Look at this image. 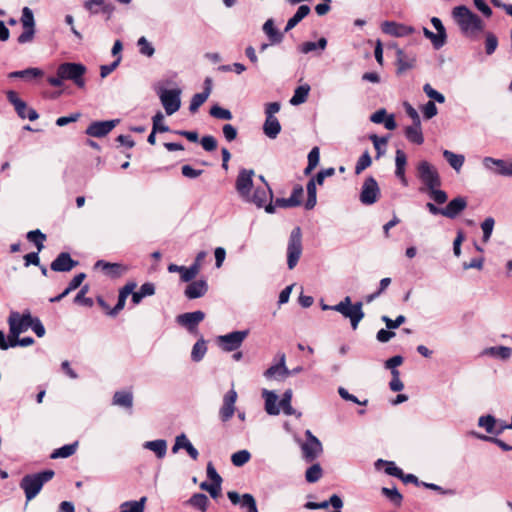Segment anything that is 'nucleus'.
I'll use <instances>...</instances> for the list:
<instances>
[{
    "instance_id": "2f4dec72",
    "label": "nucleus",
    "mask_w": 512,
    "mask_h": 512,
    "mask_svg": "<svg viewBox=\"0 0 512 512\" xmlns=\"http://www.w3.org/2000/svg\"><path fill=\"white\" fill-rule=\"evenodd\" d=\"M407 163V157L403 150L397 149L395 153V175L400 179L402 184L406 186L408 184L405 176V167Z\"/></svg>"
},
{
    "instance_id": "3c124183",
    "label": "nucleus",
    "mask_w": 512,
    "mask_h": 512,
    "mask_svg": "<svg viewBox=\"0 0 512 512\" xmlns=\"http://www.w3.org/2000/svg\"><path fill=\"white\" fill-rule=\"evenodd\" d=\"M327 46V39L321 37L317 42L307 41L300 45L299 50L303 54H308L316 49L324 50Z\"/></svg>"
},
{
    "instance_id": "412c9836",
    "label": "nucleus",
    "mask_w": 512,
    "mask_h": 512,
    "mask_svg": "<svg viewBox=\"0 0 512 512\" xmlns=\"http://www.w3.org/2000/svg\"><path fill=\"white\" fill-rule=\"evenodd\" d=\"M381 29L385 34L394 37H405L415 32L414 27L394 21L383 22Z\"/></svg>"
},
{
    "instance_id": "393cba45",
    "label": "nucleus",
    "mask_w": 512,
    "mask_h": 512,
    "mask_svg": "<svg viewBox=\"0 0 512 512\" xmlns=\"http://www.w3.org/2000/svg\"><path fill=\"white\" fill-rule=\"evenodd\" d=\"M78 265L69 253L61 252L51 263L50 267L55 272H69Z\"/></svg>"
},
{
    "instance_id": "72a5a7b5",
    "label": "nucleus",
    "mask_w": 512,
    "mask_h": 512,
    "mask_svg": "<svg viewBox=\"0 0 512 512\" xmlns=\"http://www.w3.org/2000/svg\"><path fill=\"white\" fill-rule=\"evenodd\" d=\"M153 127H152V131L151 133L149 134L148 138H147V141L149 144L151 145H154L156 143V133L157 132H168L169 131V127L167 125H159V123L161 121H164V115L162 114V112L158 111L154 116H153Z\"/></svg>"
},
{
    "instance_id": "09e8293b",
    "label": "nucleus",
    "mask_w": 512,
    "mask_h": 512,
    "mask_svg": "<svg viewBox=\"0 0 512 512\" xmlns=\"http://www.w3.org/2000/svg\"><path fill=\"white\" fill-rule=\"evenodd\" d=\"M192 507L199 509L202 512H205L208 507L209 499L203 493H195L191 496V498L187 502Z\"/></svg>"
},
{
    "instance_id": "39448f33",
    "label": "nucleus",
    "mask_w": 512,
    "mask_h": 512,
    "mask_svg": "<svg viewBox=\"0 0 512 512\" xmlns=\"http://www.w3.org/2000/svg\"><path fill=\"white\" fill-rule=\"evenodd\" d=\"M53 470H44L34 474L25 475L20 481V488L24 491L26 501L34 499L41 491L45 483L54 477Z\"/></svg>"
},
{
    "instance_id": "4c0bfd02",
    "label": "nucleus",
    "mask_w": 512,
    "mask_h": 512,
    "mask_svg": "<svg viewBox=\"0 0 512 512\" xmlns=\"http://www.w3.org/2000/svg\"><path fill=\"white\" fill-rule=\"evenodd\" d=\"M265 410L269 415H278L280 413L279 405H277L278 396L273 391L264 390Z\"/></svg>"
},
{
    "instance_id": "de8ad7c7",
    "label": "nucleus",
    "mask_w": 512,
    "mask_h": 512,
    "mask_svg": "<svg viewBox=\"0 0 512 512\" xmlns=\"http://www.w3.org/2000/svg\"><path fill=\"white\" fill-rule=\"evenodd\" d=\"M209 97V89H205L201 93H197L193 95L190 105H189V111L194 114L198 111V109L207 101Z\"/></svg>"
},
{
    "instance_id": "ddd939ff",
    "label": "nucleus",
    "mask_w": 512,
    "mask_h": 512,
    "mask_svg": "<svg viewBox=\"0 0 512 512\" xmlns=\"http://www.w3.org/2000/svg\"><path fill=\"white\" fill-rule=\"evenodd\" d=\"M303 195V188L300 185L294 187L292 194L287 198H277L274 203H268L265 206V211L269 214L275 212L276 207L280 208H288V207H296L301 204V197Z\"/></svg>"
},
{
    "instance_id": "2eb2a0df",
    "label": "nucleus",
    "mask_w": 512,
    "mask_h": 512,
    "mask_svg": "<svg viewBox=\"0 0 512 512\" xmlns=\"http://www.w3.org/2000/svg\"><path fill=\"white\" fill-rule=\"evenodd\" d=\"M380 188L376 179L369 176L363 182L360 192V201L364 205L376 203L380 197Z\"/></svg>"
},
{
    "instance_id": "5fc2aeb1",
    "label": "nucleus",
    "mask_w": 512,
    "mask_h": 512,
    "mask_svg": "<svg viewBox=\"0 0 512 512\" xmlns=\"http://www.w3.org/2000/svg\"><path fill=\"white\" fill-rule=\"evenodd\" d=\"M206 351H207L206 342L203 338H201L194 344V346L192 348V351H191L192 360L195 362H199L205 356Z\"/></svg>"
},
{
    "instance_id": "0eeeda50",
    "label": "nucleus",
    "mask_w": 512,
    "mask_h": 512,
    "mask_svg": "<svg viewBox=\"0 0 512 512\" xmlns=\"http://www.w3.org/2000/svg\"><path fill=\"white\" fill-rule=\"evenodd\" d=\"M302 252V231L301 228L297 226L291 231L287 244V266L290 270L296 267Z\"/></svg>"
},
{
    "instance_id": "f704fd0d",
    "label": "nucleus",
    "mask_w": 512,
    "mask_h": 512,
    "mask_svg": "<svg viewBox=\"0 0 512 512\" xmlns=\"http://www.w3.org/2000/svg\"><path fill=\"white\" fill-rule=\"evenodd\" d=\"M281 132V124L276 117H266L263 133L270 139H276Z\"/></svg>"
},
{
    "instance_id": "9b49d317",
    "label": "nucleus",
    "mask_w": 512,
    "mask_h": 512,
    "mask_svg": "<svg viewBox=\"0 0 512 512\" xmlns=\"http://www.w3.org/2000/svg\"><path fill=\"white\" fill-rule=\"evenodd\" d=\"M306 441L301 444L303 458L306 462H313L323 451L320 440L310 430L305 432Z\"/></svg>"
},
{
    "instance_id": "a878e982",
    "label": "nucleus",
    "mask_w": 512,
    "mask_h": 512,
    "mask_svg": "<svg viewBox=\"0 0 512 512\" xmlns=\"http://www.w3.org/2000/svg\"><path fill=\"white\" fill-rule=\"evenodd\" d=\"M95 268L102 269L106 275H108L111 278H118L124 273L127 272L128 268L127 266L120 264V263H110L106 262L104 260H98L95 263Z\"/></svg>"
},
{
    "instance_id": "cd10ccee",
    "label": "nucleus",
    "mask_w": 512,
    "mask_h": 512,
    "mask_svg": "<svg viewBox=\"0 0 512 512\" xmlns=\"http://www.w3.org/2000/svg\"><path fill=\"white\" fill-rule=\"evenodd\" d=\"M136 286V282L131 281L119 290L118 301L114 308L109 312V315L115 316L124 308L127 297L133 292Z\"/></svg>"
},
{
    "instance_id": "4d7b16f0",
    "label": "nucleus",
    "mask_w": 512,
    "mask_h": 512,
    "mask_svg": "<svg viewBox=\"0 0 512 512\" xmlns=\"http://www.w3.org/2000/svg\"><path fill=\"white\" fill-rule=\"evenodd\" d=\"M210 115L216 119L231 120L233 115L230 110L223 108L219 105H213L209 111Z\"/></svg>"
},
{
    "instance_id": "aec40b11",
    "label": "nucleus",
    "mask_w": 512,
    "mask_h": 512,
    "mask_svg": "<svg viewBox=\"0 0 512 512\" xmlns=\"http://www.w3.org/2000/svg\"><path fill=\"white\" fill-rule=\"evenodd\" d=\"M205 318L204 312L197 310L194 312H187L177 316V323L186 328L189 332L193 333L197 330V326Z\"/></svg>"
},
{
    "instance_id": "c03bdc74",
    "label": "nucleus",
    "mask_w": 512,
    "mask_h": 512,
    "mask_svg": "<svg viewBox=\"0 0 512 512\" xmlns=\"http://www.w3.org/2000/svg\"><path fill=\"white\" fill-rule=\"evenodd\" d=\"M316 184H317V181L314 178H312L308 181V183L306 185L307 200L305 202V208L307 210L313 209L316 205V202H317Z\"/></svg>"
},
{
    "instance_id": "774afa93",
    "label": "nucleus",
    "mask_w": 512,
    "mask_h": 512,
    "mask_svg": "<svg viewBox=\"0 0 512 512\" xmlns=\"http://www.w3.org/2000/svg\"><path fill=\"white\" fill-rule=\"evenodd\" d=\"M429 40L431 41L434 49L438 50L445 45L446 40H447V33L446 32H436V33L432 32Z\"/></svg>"
},
{
    "instance_id": "f8f14e48",
    "label": "nucleus",
    "mask_w": 512,
    "mask_h": 512,
    "mask_svg": "<svg viewBox=\"0 0 512 512\" xmlns=\"http://www.w3.org/2000/svg\"><path fill=\"white\" fill-rule=\"evenodd\" d=\"M158 95L167 115H172L180 109V89H161Z\"/></svg>"
},
{
    "instance_id": "864d4df0",
    "label": "nucleus",
    "mask_w": 512,
    "mask_h": 512,
    "mask_svg": "<svg viewBox=\"0 0 512 512\" xmlns=\"http://www.w3.org/2000/svg\"><path fill=\"white\" fill-rule=\"evenodd\" d=\"M369 139L373 142L374 148L377 152L376 158L379 159L386 152V146L388 142L387 137H378L376 134H371Z\"/></svg>"
},
{
    "instance_id": "e433bc0d",
    "label": "nucleus",
    "mask_w": 512,
    "mask_h": 512,
    "mask_svg": "<svg viewBox=\"0 0 512 512\" xmlns=\"http://www.w3.org/2000/svg\"><path fill=\"white\" fill-rule=\"evenodd\" d=\"M293 392L291 389H287L283 395L281 400L279 401V408H281L286 415H294L297 418H300L302 416L301 412H297L293 407L291 406V400H292Z\"/></svg>"
},
{
    "instance_id": "423d86ee",
    "label": "nucleus",
    "mask_w": 512,
    "mask_h": 512,
    "mask_svg": "<svg viewBox=\"0 0 512 512\" xmlns=\"http://www.w3.org/2000/svg\"><path fill=\"white\" fill-rule=\"evenodd\" d=\"M467 207V199L462 196L453 198L445 207L439 208L435 204L428 202L426 208L432 215H442L449 219H455Z\"/></svg>"
},
{
    "instance_id": "bb28decb",
    "label": "nucleus",
    "mask_w": 512,
    "mask_h": 512,
    "mask_svg": "<svg viewBox=\"0 0 512 512\" xmlns=\"http://www.w3.org/2000/svg\"><path fill=\"white\" fill-rule=\"evenodd\" d=\"M278 357H279V362L275 365L270 366L264 372V376L266 378H272L274 376L286 378V377L290 376V371L286 367V364H285V361H286L285 353H278Z\"/></svg>"
},
{
    "instance_id": "7ed1b4c3",
    "label": "nucleus",
    "mask_w": 512,
    "mask_h": 512,
    "mask_svg": "<svg viewBox=\"0 0 512 512\" xmlns=\"http://www.w3.org/2000/svg\"><path fill=\"white\" fill-rule=\"evenodd\" d=\"M452 16L466 37L475 38L484 29L482 19L464 5L453 8Z\"/></svg>"
},
{
    "instance_id": "6ab92c4d",
    "label": "nucleus",
    "mask_w": 512,
    "mask_h": 512,
    "mask_svg": "<svg viewBox=\"0 0 512 512\" xmlns=\"http://www.w3.org/2000/svg\"><path fill=\"white\" fill-rule=\"evenodd\" d=\"M119 123V119L92 122L85 133L91 137L101 138L108 135Z\"/></svg>"
},
{
    "instance_id": "13d9d810",
    "label": "nucleus",
    "mask_w": 512,
    "mask_h": 512,
    "mask_svg": "<svg viewBox=\"0 0 512 512\" xmlns=\"http://www.w3.org/2000/svg\"><path fill=\"white\" fill-rule=\"evenodd\" d=\"M322 476V468L320 464L316 463L311 465L305 473L306 481L309 483L317 482Z\"/></svg>"
},
{
    "instance_id": "a211bd4d",
    "label": "nucleus",
    "mask_w": 512,
    "mask_h": 512,
    "mask_svg": "<svg viewBox=\"0 0 512 512\" xmlns=\"http://www.w3.org/2000/svg\"><path fill=\"white\" fill-rule=\"evenodd\" d=\"M483 166L489 170L490 172L505 176V177H512V162L508 163L505 160L502 159H495L492 157H485L483 159Z\"/></svg>"
},
{
    "instance_id": "c756f323",
    "label": "nucleus",
    "mask_w": 512,
    "mask_h": 512,
    "mask_svg": "<svg viewBox=\"0 0 512 512\" xmlns=\"http://www.w3.org/2000/svg\"><path fill=\"white\" fill-rule=\"evenodd\" d=\"M181 448L185 449L193 460L198 459L199 453L197 449L191 444L186 435L183 433L176 437L172 451L173 453H176Z\"/></svg>"
},
{
    "instance_id": "c85d7f7f",
    "label": "nucleus",
    "mask_w": 512,
    "mask_h": 512,
    "mask_svg": "<svg viewBox=\"0 0 512 512\" xmlns=\"http://www.w3.org/2000/svg\"><path fill=\"white\" fill-rule=\"evenodd\" d=\"M208 284L205 280H197L189 283L184 291V295L188 299H197L206 294Z\"/></svg>"
},
{
    "instance_id": "052dcab7",
    "label": "nucleus",
    "mask_w": 512,
    "mask_h": 512,
    "mask_svg": "<svg viewBox=\"0 0 512 512\" xmlns=\"http://www.w3.org/2000/svg\"><path fill=\"white\" fill-rule=\"evenodd\" d=\"M137 46L139 48V52L144 56L152 57L155 53L154 47L144 36L138 39Z\"/></svg>"
},
{
    "instance_id": "37998d69",
    "label": "nucleus",
    "mask_w": 512,
    "mask_h": 512,
    "mask_svg": "<svg viewBox=\"0 0 512 512\" xmlns=\"http://www.w3.org/2000/svg\"><path fill=\"white\" fill-rule=\"evenodd\" d=\"M44 75L43 70L36 67L27 68L20 71H14L9 74L10 78H23V79H32L39 78Z\"/></svg>"
},
{
    "instance_id": "bf43d9fd",
    "label": "nucleus",
    "mask_w": 512,
    "mask_h": 512,
    "mask_svg": "<svg viewBox=\"0 0 512 512\" xmlns=\"http://www.w3.org/2000/svg\"><path fill=\"white\" fill-rule=\"evenodd\" d=\"M251 454L247 450H240L232 454L231 462L234 466L241 467L250 460Z\"/></svg>"
},
{
    "instance_id": "8fccbe9b",
    "label": "nucleus",
    "mask_w": 512,
    "mask_h": 512,
    "mask_svg": "<svg viewBox=\"0 0 512 512\" xmlns=\"http://www.w3.org/2000/svg\"><path fill=\"white\" fill-rule=\"evenodd\" d=\"M77 446H78V442H74L72 444L64 445V446H62V447H60L58 449H55L52 452L50 457L52 459L68 458V457H70L71 455H73L76 452Z\"/></svg>"
},
{
    "instance_id": "1a4fd4ad",
    "label": "nucleus",
    "mask_w": 512,
    "mask_h": 512,
    "mask_svg": "<svg viewBox=\"0 0 512 512\" xmlns=\"http://www.w3.org/2000/svg\"><path fill=\"white\" fill-rule=\"evenodd\" d=\"M243 201L265 209L268 203H274L272 189L267 182H264V184L257 185Z\"/></svg>"
},
{
    "instance_id": "20e7f679",
    "label": "nucleus",
    "mask_w": 512,
    "mask_h": 512,
    "mask_svg": "<svg viewBox=\"0 0 512 512\" xmlns=\"http://www.w3.org/2000/svg\"><path fill=\"white\" fill-rule=\"evenodd\" d=\"M362 306L361 301L352 304L349 296H346L336 305L321 304L322 310H333L341 313L345 318H348L353 330L357 329L360 321L365 316Z\"/></svg>"
},
{
    "instance_id": "473e14b6",
    "label": "nucleus",
    "mask_w": 512,
    "mask_h": 512,
    "mask_svg": "<svg viewBox=\"0 0 512 512\" xmlns=\"http://www.w3.org/2000/svg\"><path fill=\"white\" fill-rule=\"evenodd\" d=\"M406 139L414 144L421 145L424 142L421 123H413L404 130Z\"/></svg>"
},
{
    "instance_id": "4468645a",
    "label": "nucleus",
    "mask_w": 512,
    "mask_h": 512,
    "mask_svg": "<svg viewBox=\"0 0 512 512\" xmlns=\"http://www.w3.org/2000/svg\"><path fill=\"white\" fill-rule=\"evenodd\" d=\"M21 23L23 32L19 35L17 41L20 44H26L34 39L35 21L34 15L30 8L24 7L22 10Z\"/></svg>"
},
{
    "instance_id": "dca6fc26",
    "label": "nucleus",
    "mask_w": 512,
    "mask_h": 512,
    "mask_svg": "<svg viewBox=\"0 0 512 512\" xmlns=\"http://www.w3.org/2000/svg\"><path fill=\"white\" fill-rule=\"evenodd\" d=\"M255 175L252 169H241L237 175L235 189L242 200L251 192L253 185V177Z\"/></svg>"
},
{
    "instance_id": "a18cd8bd",
    "label": "nucleus",
    "mask_w": 512,
    "mask_h": 512,
    "mask_svg": "<svg viewBox=\"0 0 512 512\" xmlns=\"http://www.w3.org/2000/svg\"><path fill=\"white\" fill-rule=\"evenodd\" d=\"M309 91L310 86L308 84L298 86L294 91V95L290 99V104L296 106L304 103L307 100Z\"/></svg>"
},
{
    "instance_id": "338daca9",
    "label": "nucleus",
    "mask_w": 512,
    "mask_h": 512,
    "mask_svg": "<svg viewBox=\"0 0 512 512\" xmlns=\"http://www.w3.org/2000/svg\"><path fill=\"white\" fill-rule=\"evenodd\" d=\"M200 488L202 490L207 491L210 494V496L214 499L219 497L220 493H221V484H219V483H214V482L208 483V482L204 481L200 484Z\"/></svg>"
},
{
    "instance_id": "f03ea898",
    "label": "nucleus",
    "mask_w": 512,
    "mask_h": 512,
    "mask_svg": "<svg viewBox=\"0 0 512 512\" xmlns=\"http://www.w3.org/2000/svg\"><path fill=\"white\" fill-rule=\"evenodd\" d=\"M86 71V66L81 63L65 62L58 66L57 75L48 77L47 81L52 87H61L65 80H70L78 88L83 89L86 85L84 79Z\"/></svg>"
},
{
    "instance_id": "58836bf2",
    "label": "nucleus",
    "mask_w": 512,
    "mask_h": 512,
    "mask_svg": "<svg viewBox=\"0 0 512 512\" xmlns=\"http://www.w3.org/2000/svg\"><path fill=\"white\" fill-rule=\"evenodd\" d=\"M263 31L268 36L271 44H278L283 39V34L274 26L272 19H268L264 23Z\"/></svg>"
},
{
    "instance_id": "9d476101",
    "label": "nucleus",
    "mask_w": 512,
    "mask_h": 512,
    "mask_svg": "<svg viewBox=\"0 0 512 512\" xmlns=\"http://www.w3.org/2000/svg\"><path fill=\"white\" fill-rule=\"evenodd\" d=\"M249 334L248 330L233 331L217 337L218 346L225 352L236 351Z\"/></svg>"
},
{
    "instance_id": "4be33fe9",
    "label": "nucleus",
    "mask_w": 512,
    "mask_h": 512,
    "mask_svg": "<svg viewBox=\"0 0 512 512\" xmlns=\"http://www.w3.org/2000/svg\"><path fill=\"white\" fill-rule=\"evenodd\" d=\"M227 496L232 504H240L241 508L245 509L246 512H258L256 501L253 495L245 493L240 496L236 491H229Z\"/></svg>"
},
{
    "instance_id": "0e129e2a",
    "label": "nucleus",
    "mask_w": 512,
    "mask_h": 512,
    "mask_svg": "<svg viewBox=\"0 0 512 512\" xmlns=\"http://www.w3.org/2000/svg\"><path fill=\"white\" fill-rule=\"evenodd\" d=\"M372 163L371 156L368 151H365L358 159L355 166V173L360 174L366 168H368Z\"/></svg>"
},
{
    "instance_id": "f257e3e1",
    "label": "nucleus",
    "mask_w": 512,
    "mask_h": 512,
    "mask_svg": "<svg viewBox=\"0 0 512 512\" xmlns=\"http://www.w3.org/2000/svg\"><path fill=\"white\" fill-rule=\"evenodd\" d=\"M417 176L425 188L421 192H427L429 197L437 204H444L448 200V195L444 190L439 189L441 178L437 169L428 161H420L417 165Z\"/></svg>"
},
{
    "instance_id": "ea45409f",
    "label": "nucleus",
    "mask_w": 512,
    "mask_h": 512,
    "mask_svg": "<svg viewBox=\"0 0 512 512\" xmlns=\"http://www.w3.org/2000/svg\"><path fill=\"white\" fill-rule=\"evenodd\" d=\"M113 405L132 408L133 405V394L129 391H117L113 396Z\"/></svg>"
},
{
    "instance_id": "69168bd1",
    "label": "nucleus",
    "mask_w": 512,
    "mask_h": 512,
    "mask_svg": "<svg viewBox=\"0 0 512 512\" xmlns=\"http://www.w3.org/2000/svg\"><path fill=\"white\" fill-rule=\"evenodd\" d=\"M489 352L491 355H493L497 358H500L502 360L509 359L512 355V349L510 347H506V346L492 347V348H490Z\"/></svg>"
},
{
    "instance_id": "7c9ffc66",
    "label": "nucleus",
    "mask_w": 512,
    "mask_h": 512,
    "mask_svg": "<svg viewBox=\"0 0 512 512\" xmlns=\"http://www.w3.org/2000/svg\"><path fill=\"white\" fill-rule=\"evenodd\" d=\"M6 96L7 100L14 106L17 115L21 119H26V114L29 109L26 102L20 99L17 92L13 90L7 91Z\"/></svg>"
},
{
    "instance_id": "c9c22d12",
    "label": "nucleus",
    "mask_w": 512,
    "mask_h": 512,
    "mask_svg": "<svg viewBox=\"0 0 512 512\" xmlns=\"http://www.w3.org/2000/svg\"><path fill=\"white\" fill-rule=\"evenodd\" d=\"M143 447L154 452L159 459L164 458L167 453V442L164 439L146 441L143 444Z\"/></svg>"
},
{
    "instance_id": "79ce46f5",
    "label": "nucleus",
    "mask_w": 512,
    "mask_h": 512,
    "mask_svg": "<svg viewBox=\"0 0 512 512\" xmlns=\"http://www.w3.org/2000/svg\"><path fill=\"white\" fill-rule=\"evenodd\" d=\"M146 502V496L137 501H125L120 505V512H144Z\"/></svg>"
},
{
    "instance_id": "e2e57ef3",
    "label": "nucleus",
    "mask_w": 512,
    "mask_h": 512,
    "mask_svg": "<svg viewBox=\"0 0 512 512\" xmlns=\"http://www.w3.org/2000/svg\"><path fill=\"white\" fill-rule=\"evenodd\" d=\"M495 225V220L492 217H487L481 224V229L483 231V242H488Z\"/></svg>"
},
{
    "instance_id": "603ef678",
    "label": "nucleus",
    "mask_w": 512,
    "mask_h": 512,
    "mask_svg": "<svg viewBox=\"0 0 512 512\" xmlns=\"http://www.w3.org/2000/svg\"><path fill=\"white\" fill-rule=\"evenodd\" d=\"M28 241L32 242L38 252L42 251L44 248V241L46 240V235L42 233L39 229L29 231L26 235Z\"/></svg>"
},
{
    "instance_id": "6e6d98bb",
    "label": "nucleus",
    "mask_w": 512,
    "mask_h": 512,
    "mask_svg": "<svg viewBox=\"0 0 512 512\" xmlns=\"http://www.w3.org/2000/svg\"><path fill=\"white\" fill-rule=\"evenodd\" d=\"M380 465H386L385 472H386V474H388L390 476H394L397 478H400L403 476L402 469L397 467L395 465V463L392 461H385V460L379 459L376 461L375 466L378 468Z\"/></svg>"
},
{
    "instance_id": "5701e85b",
    "label": "nucleus",
    "mask_w": 512,
    "mask_h": 512,
    "mask_svg": "<svg viewBox=\"0 0 512 512\" xmlns=\"http://www.w3.org/2000/svg\"><path fill=\"white\" fill-rule=\"evenodd\" d=\"M236 400L237 392L234 389H231L224 395L223 404L219 411L220 419L223 422H226L233 417Z\"/></svg>"
},
{
    "instance_id": "f3484780",
    "label": "nucleus",
    "mask_w": 512,
    "mask_h": 512,
    "mask_svg": "<svg viewBox=\"0 0 512 512\" xmlns=\"http://www.w3.org/2000/svg\"><path fill=\"white\" fill-rule=\"evenodd\" d=\"M83 6L90 14L101 13L105 20H110L116 10L115 5L106 0H85Z\"/></svg>"
},
{
    "instance_id": "680f3d73",
    "label": "nucleus",
    "mask_w": 512,
    "mask_h": 512,
    "mask_svg": "<svg viewBox=\"0 0 512 512\" xmlns=\"http://www.w3.org/2000/svg\"><path fill=\"white\" fill-rule=\"evenodd\" d=\"M382 494L385 495L393 504L400 506L402 502V495L399 493L397 488H382Z\"/></svg>"
},
{
    "instance_id": "6e6552de",
    "label": "nucleus",
    "mask_w": 512,
    "mask_h": 512,
    "mask_svg": "<svg viewBox=\"0 0 512 512\" xmlns=\"http://www.w3.org/2000/svg\"><path fill=\"white\" fill-rule=\"evenodd\" d=\"M32 315L29 310H25L22 314L17 311H11L7 319L9 325V332L14 336H19L21 333L30 329Z\"/></svg>"
},
{
    "instance_id": "a19ab883",
    "label": "nucleus",
    "mask_w": 512,
    "mask_h": 512,
    "mask_svg": "<svg viewBox=\"0 0 512 512\" xmlns=\"http://www.w3.org/2000/svg\"><path fill=\"white\" fill-rule=\"evenodd\" d=\"M310 13L308 5H301L298 7L296 13L288 20L285 32L293 29L300 21H302Z\"/></svg>"
},
{
    "instance_id": "49530a36",
    "label": "nucleus",
    "mask_w": 512,
    "mask_h": 512,
    "mask_svg": "<svg viewBox=\"0 0 512 512\" xmlns=\"http://www.w3.org/2000/svg\"><path fill=\"white\" fill-rule=\"evenodd\" d=\"M443 157L449 163V165L455 169L457 172L462 168L465 158L461 154H455L449 150L443 151Z\"/></svg>"
},
{
    "instance_id": "b1692460",
    "label": "nucleus",
    "mask_w": 512,
    "mask_h": 512,
    "mask_svg": "<svg viewBox=\"0 0 512 512\" xmlns=\"http://www.w3.org/2000/svg\"><path fill=\"white\" fill-rule=\"evenodd\" d=\"M415 64L416 55L414 53H406L401 48H396L397 74H402L414 68Z\"/></svg>"
}]
</instances>
